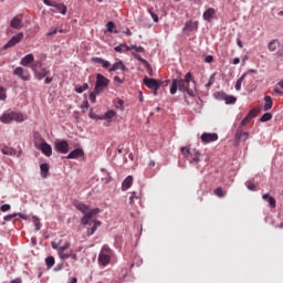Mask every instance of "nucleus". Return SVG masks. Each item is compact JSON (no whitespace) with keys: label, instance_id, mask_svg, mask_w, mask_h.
<instances>
[{"label":"nucleus","instance_id":"f257e3e1","mask_svg":"<svg viewBox=\"0 0 283 283\" xmlns=\"http://www.w3.org/2000/svg\"><path fill=\"white\" fill-rule=\"evenodd\" d=\"M73 207L77 209V211H81V213H84V216L81 219V222L84 227H91L87 228V235H94L96 233V230L98 227H101V221L93 220V218H96L101 213V209L94 208L90 210V206L81 202V201H74Z\"/></svg>","mask_w":283,"mask_h":283},{"label":"nucleus","instance_id":"f03ea898","mask_svg":"<svg viewBox=\"0 0 283 283\" xmlns=\"http://www.w3.org/2000/svg\"><path fill=\"white\" fill-rule=\"evenodd\" d=\"M186 92L189 96H193V92L196 90V80H193V74L188 72L185 75V78H174L171 81L170 94H176V92Z\"/></svg>","mask_w":283,"mask_h":283},{"label":"nucleus","instance_id":"7ed1b4c3","mask_svg":"<svg viewBox=\"0 0 283 283\" xmlns=\"http://www.w3.org/2000/svg\"><path fill=\"white\" fill-rule=\"evenodd\" d=\"M112 255H114V252H112V249L107 245H103L97 262L101 266H107L112 262Z\"/></svg>","mask_w":283,"mask_h":283},{"label":"nucleus","instance_id":"20e7f679","mask_svg":"<svg viewBox=\"0 0 283 283\" xmlns=\"http://www.w3.org/2000/svg\"><path fill=\"white\" fill-rule=\"evenodd\" d=\"M1 123L8 125V123H12L15 120L17 123H23V114L17 112H7L0 117Z\"/></svg>","mask_w":283,"mask_h":283},{"label":"nucleus","instance_id":"39448f33","mask_svg":"<svg viewBox=\"0 0 283 283\" xmlns=\"http://www.w3.org/2000/svg\"><path fill=\"white\" fill-rule=\"evenodd\" d=\"M108 85H109V80H107V77H105L103 74L96 75V82H95L96 94H101V92H103V90L108 87Z\"/></svg>","mask_w":283,"mask_h":283},{"label":"nucleus","instance_id":"423d86ee","mask_svg":"<svg viewBox=\"0 0 283 283\" xmlns=\"http://www.w3.org/2000/svg\"><path fill=\"white\" fill-rule=\"evenodd\" d=\"M44 6H49L51 8H55L60 14H67V7L64 3H56L52 0H42Z\"/></svg>","mask_w":283,"mask_h":283},{"label":"nucleus","instance_id":"0eeeda50","mask_svg":"<svg viewBox=\"0 0 283 283\" xmlns=\"http://www.w3.org/2000/svg\"><path fill=\"white\" fill-rule=\"evenodd\" d=\"M54 149L57 154H67L70 151V144L65 139L55 142Z\"/></svg>","mask_w":283,"mask_h":283},{"label":"nucleus","instance_id":"6e6552de","mask_svg":"<svg viewBox=\"0 0 283 283\" xmlns=\"http://www.w3.org/2000/svg\"><path fill=\"white\" fill-rule=\"evenodd\" d=\"M143 82L146 85V87H148L149 90H160V85H163V81L155 80L147 76L144 77Z\"/></svg>","mask_w":283,"mask_h":283},{"label":"nucleus","instance_id":"1a4fd4ad","mask_svg":"<svg viewBox=\"0 0 283 283\" xmlns=\"http://www.w3.org/2000/svg\"><path fill=\"white\" fill-rule=\"evenodd\" d=\"M23 32H20L15 35H13L3 46V50H9V48H14L18 43H21L23 41Z\"/></svg>","mask_w":283,"mask_h":283},{"label":"nucleus","instance_id":"9d476101","mask_svg":"<svg viewBox=\"0 0 283 283\" xmlns=\"http://www.w3.org/2000/svg\"><path fill=\"white\" fill-rule=\"evenodd\" d=\"M0 151L3 154V156H18L20 158L21 154H23V150H17L12 147H8L6 145L0 146Z\"/></svg>","mask_w":283,"mask_h":283},{"label":"nucleus","instance_id":"9b49d317","mask_svg":"<svg viewBox=\"0 0 283 283\" xmlns=\"http://www.w3.org/2000/svg\"><path fill=\"white\" fill-rule=\"evenodd\" d=\"M38 149H40V151H42V154H44V156H46L48 158H50V156H52V146L50 144H48V142H45L44 139L38 146Z\"/></svg>","mask_w":283,"mask_h":283},{"label":"nucleus","instance_id":"f8f14e48","mask_svg":"<svg viewBox=\"0 0 283 283\" xmlns=\"http://www.w3.org/2000/svg\"><path fill=\"white\" fill-rule=\"evenodd\" d=\"M181 154L185 156V158H187V160H189V156H196L195 157V161H198V149L193 148V149H190L188 147H181Z\"/></svg>","mask_w":283,"mask_h":283},{"label":"nucleus","instance_id":"ddd939ff","mask_svg":"<svg viewBox=\"0 0 283 283\" xmlns=\"http://www.w3.org/2000/svg\"><path fill=\"white\" fill-rule=\"evenodd\" d=\"M218 140V134L216 133H203L201 135V143L209 144V143H216Z\"/></svg>","mask_w":283,"mask_h":283},{"label":"nucleus","instance_id":"4468645a","mask_svg":"<svg viewBox=\"0 0 283 283\" xmlns=\"http://www.w3.org/2000/svg\"><path fill=\"white\" fill-rule=\"evenodd\" d=\"M85 156V151L82 148H76L72 150L67 156V160H77V158H83Z\"/></svg>","mask_w":283,"mask_h":283},{"label":"nucleus","instance_id":"2eb2a0df","mask_svg":"<svg viewBox=\"0 0 283 283\" xmlns=\"http://www.w3.org/2000/svg\"><path fill=\"white\" fill-rule=\"evenodd\" d=\"M258 116V109L253 108L251 109L248 115L243 118V120L240 123V127H244L248 123H251L252 118H255Z\"/></svg>","mask_w":283,"mask_h":283},{"label":"nucleus","instance_id":"dca6fc26","mask_svg":"<svg viewBox=\"0 0 283 283\" xmlns=\"http://www.w3.org/2000/svg\"><path fill=\"white\" fill-rule=\"evenodd\" d=\"M33 63H34V54L32 53L27 54L20 61V64L23 65V67H31Z\"/></svg>","mask_w":283,"mask_h":283},{"label":"nucleus","instance_id":"f3484780","mask_svg":"<svg viewBox=\"0 0 283 283\" xmlns=\"http://www.w3.org/2000/svg\"><path fill=\"white\" fill-rule=\"evenodd\" d=\"M213 17H216V9L209 8L203 12V20L208 21V23H211L213 21Z\"/></svg>","mask_w":283,"mask_h":283},{"label":"nucleus","instance_id":"a211bd4d","mask_svg":"<svg viewBox=\"0 0 283 283\" xmlns=\"http://www.w3.org/2000/svg\"><path fill=\"white\" fill-rule=\"evenodd\" d=\"M92 61L93 63H97L98 65H102L104 70H109V67H112V63H109V61L103 60L102 57H93Z\"/></svg>","mask_w":283,"mask_h":283},{"label":"nucleus","instance_id":"6ab92c4d","mask_svg":"<svg viewBox=\"0 0 283 283\" xmlns=\"http://www.w3.org/2000/svg\"><path fill=\"white\" fill-rule=\"evenodd\" d=\"M134 185V177L127 176L124 181L122 182V191H127Z\"/></svg>","mask_w":283,"mask_h":283},{"label":"nucleus","instance_id":"aec40b11","mask_svg":"<svg viewBox=\"0 0 283 283\" xmlns=\"http://www.w3.org/2000/svg\"><path fill=\"white\" fill-rule=\"evenodd\" d=\"M118 70H122V72H127V66H125V64H123V61H118L114 65H112L108 69V72H116Z\"/></svg>","mask_w":283,"mask_h":283},{"label":"nucleus","instance_id":"412c9836","mask_svg":"<svg viewBox=\"0 0 283 283\" xmlns=\"http://www.w3.org/2000/svg\"><path fill=\"white\" fill-rule=\"evenodd\" d=\"M24 70L21 66H18L14 71L13 74L15 76H19V78H21L22 81H30V75H24L23 74Z\"/></svg>","mask_w":283,"mask_h":283},{"label":"nucleus","instance_id":"4be33fe9","mask_svg":"<svg viewBox=\"0 0 283 283\" xmlns=\"http://www.w3.org/2000/svg\"><path fill=\"white\" fill-rule=\"evenodd\" d=\"M34 74L38 81H43V78L50 74V70L42 67L40 71H35Z\"/></svg>","mask_w":283,"mask_h":283},{"label":"nucleus","instance_id":"5701e85b","mask_svg":"<svg viewBox=\"0 0 283 283\" xmlns=\"http://www.w3.org/2000/svg\"><path fill=\"white\" fill-rule=\"evenodd\" d=\"M184 30H187L188 32H193V30H198V21H187Z\"/></svg>","mask_w":283,"mask_h":283},{"label":"nucleus","instance_id":"b1692460","mask_svg":"<svg viewBox=\"0 0 283 283\" xmlns=\"http://www.w3.org/2000/svg\"><path fill=\"white\" fill-rule=\"evenodd\" d=\"M11 28H13L14 30H21V28H23V24L21 22V18L19 17H14L11 22H10Z\"/></svg>","mask_w":283,"mask_h":283},{"label":"nucleus","instance_id":"393cba45","mask_svg":"<svg viewBox=\"0 0 283 283\" xmlns=\"http://www.w3.org/2000/svg\"><path fill=\"white\" fill-rule=\"evenodd\" d=\"M263 200H265L269 206L272 208V209H275L276 207V201H275V198H273L272 196H270L269 193H264L262 196Z\"/></svg>","mask_w":283,"mask_h":283},{"label":"nucleus","instance_id":"a878e982","mask_svg":"<svg viewBox=\"0 0 283 283\" xmlns=\"http://www.w3.org/2000/svg\"><path fill=\"white\" fill-rule=\"evenodd\" d=\"M14 218H22V220H25V216L21 213H12L3 217L4 222H12Z\"/></svg>","mask_w":283,"mask_h":283},{"label":"nucleus","instance_id":"bb28decb","mask_svg":"<svg viewBox=\"0 0 283 283\" xmlns=\"http://www.w3.org/2000/svg\"><path fill=\"white\" fill-rule=\"evenodd\" d=\"M41 176L42 178H48V174H50V165L41 164L40 165Z\"/></svg>","mask_w":283,"mask_h":283},{"label":"nucleus","instance_id":"cd10ccee","mask_svg":"<svg viewBox=\"0 0 283 283\" xmlns=\"http://www.w3.org/2000/svg\"><path fill=\"white\" fill-rule=\"evenodd\" d=\"M134 59H137V61H139V63H143V65L145 67L149 69V62H147V60L143 59V56H140V54L136 53V52H132Z\"/></svg>","mask_w":283,"mask_h":283},{"label":"nucleus","instance_id":"c85d7f7f","mask_svg":"<svg viewBox=\"0 0 283 283\" xmlns=\"http://www.w3.org/2000/svg\"><path fill=\"white\" fill-rule=\"evenodd\" d=\"M264 101H265L264 112H269V109L273 107V99L271 98V96L266 95L264 97Z\"/></svg>","mask_w":283,"mask_h":283},{"label":"nucleus","instance_id":"c756f323","mask_svg":"<svg viewBox=\"0 0 283 283\" xmlns=\"http://www.w3.org/2000/svg\"><path fill=\"white\" fill-rule=\"evenodd\" d=\"M277 48H280V42L277 40H272L268 44V49H269L270 52H275V50H277Z\"/></svg>","mask_w":283,"mask_h":283},{"label":"nucleus","instance_id":"7c9ffc66","mask_svg":"<svg viewBox=\"0 0 283 283\" xmlns=\"http://www.w3.org/2000/svg\"><path fill=\"white\" fill-rule=\"evenodd\" d=\"M223 101H226V105H233L238 98L233 95H224Z\"/></svg>","mask_w":283,"mask_h":283},{"label":"nucleus","instance_id":"2f4dec72","mask_svg":"<svg viewBox=\"0 0 283 283\" xmlns=\"http://www.w3.org/2000/svg\"><path fill=\"white\" fill-rule=\"evenodd\" d=\"M31 70H32V72H38L39 71V67H43V62H41V61H34L33 60V63L31 64Z\"/></svg>","mask_w":283,"mask_h":283},{"label":"nucleus","instance_id":"473e14b6","mask_svg":"<svg viewBox=\"0 0 283 283\" xmlns=\"http://www.w3.org/2000/svg\"><path fill=\"white\" fill-rule=\"evenodd\" d=\"M115 52H129V45L127 44H119L114 48Z\"/></svg>","mask_w":283,"mask_h":283},{"label":"nucleus","instance_id":"72a5a7b5","mask_svg":"<svg viewBox=\"0 0 283 283\" xmlns=\"http://www.w3.org/2000/svg\"><path fill=\"white\" fill-rule=\"evenodd\" d=\"M198 154H199V156H197V161L195 160L196 159V155H189V163H190V165H198V163L200 161V158L202 157V154H200L199 153V150H198Z\"/></svg>","mask_w":283,"mask_h":283},{"label":"nucleus","instance_id":"f704fd0d","mask_svg":"<svg viewBox=\"0 0 283 283\" xmlns=\"http://www.w3.org/2000/svg\"><path fill=\"white\" fill-rule=\"evenodd\" d=\"M244 78H247V73H244L235 83V90L237 92H240V90H242V83L244 81Z\"/></svg>","mask_w":283,"mask_h":283},{"label":"nucleus","instance_id":"c9c22d12","mask_svg":"<svg viewBox=\"0 0 283 283\" xmlns=\"http://www.w3.org/2000/svg\"><path fill=\"white\" fill-rule=\"evenodd\" d=\"M87 90H90V84L87 83H84L82 86L75 87V92H77V94H83Z\"/></svg>","mask_w":283,"mask_h":283},{"label":"nucleus","instance_id":"e433bc0d","mask_svg":"<svg viewBox=\"0 0 283 283\" xmlns=\"http://www.w3.org/2000/svg\"><path fill=\"white\" fill-rule=\"evenodd\" d=\"M55 262L56 261H55L54 256H48L45 259V264H46L48 269H52V266H54Z\"/></svg>","mask_w":283,"mask_h":283},{"label":"nucleus","instance_id":"4c0bfd02","mask_svg":"<svg viewBox=\"0 0 283 283\" xmlns=\"http://www.w3.org/2000/svg\"><path fill=\"white\" fill-rule=\"evenodd\" d=\"M132 50H133V52H135L136 54H138V52H139V53L145 52V48H143V46H136V45H130V46H129V52H132Z\"/></svg>","mask_w":283,"mask_h":283},{"label":"nucleus","instance_id":"58836bf2","mask_svg":"<svg viewBox=\"0 0 283 283\" xmlns=\"http://www.w3.org/2000/svg\"><path fill=\"white\" fill-rule=\"evenodd\" d=\"M114 116H116V112L114 111H108L104 114L103 118L105 120H112V118H114Z\"/></svg>","mask_w":283,"mask_h":283},{"label":"nucleus","instance_id":"ea45409f","mask_svg":"<svg viewBox=\"0 0 283 283\" xmlns=\"http://www.w3.org/2000/svg\"><path fill=\"white\" fill-rule=\"evenodd\" d=\"M140 197L138 196V192L133 191L130 192L129 197V205H134L135 200H138Z\"/></svg>","mask_w":283,"mask_h":283},{"label":"nucleus","instance_id":"a19ab883","mask_svg":"<svg viewBox=\"0 0 283 283\" xmlns=\"http://www.w3.org/2000/svg\"><path fill=\"white\" fill-rule=\"evenodd\" d=\"M271 118H273V115L271 113H265L262 115L260 120H261V123H266V122L271 120Z\"/></svg>","mask_w":283,"mask_h":283},{"label":"nucleus","instance_id":"79ce46f5","mask_svg":"<svg viewBox=\"0 0 283 283\" xmlns=\"http://www.w3.org/2000/svg\"><path fill=\"white\" fill-rule=\"evenodd\" d=\"M71 245H72V244H71L70 242H65L64 245H62V247H60V248L57 249V253L66 252L67 249H70Z\"/></svg>","mask_w":283,"mask_h":283},{"label":"nucleus","instance_id":"37998d69","mask_svg":"<svg viewBox=\"0 0 283 283\" xmlns=\"http://www.w3.org/2000/svg\"><path fill=\"white\" fill-rule=\"evenodd\" d=\"M148 12L151 19L155 21V23H158V14L154 13V7L148 8Z\"/></svg>","mask_w":283,"mask_h":283},{"label":"nucleus","instance_id":"c03bdc74","mask_svg":"<svg viewBox=\"0 0 283 283\" xmlns=\"http://www.w3.org/2000/svg\"><path fill=\"white\" fill-rule=\"evenodd\" d=\"M213 193L214 196H218V198H224V190H222L221 187L214 189Z\"/></svg>","mask_w":283,"mask_h":283},{"label":"nucleus","instance_id":"a18cd8bd","mask_svg":"<svg viewBox=\"0 0 283 283\" xmlns=\"http://www.w3.org/2000/svg\"><path fill=\"white\" fill-rule=\"evenodd\" d=\"M60 260H70V252H57Z\"/></svg>","mask_w":283,"mask_h":283},{"label":"nucleus","instance_id":"49530a36","mask_svg":"<svg viewBox=\"0 0 283 283\" xmlns=\"http://www.w3.org/2000/svg\"><path fill=\"white\" fill-rule=\"evenodd\" d=\"M33 224H35V231H41V220L36 217H33Z\"/></svg>","mask_w":283,"mask_h":283},{"label":"nucleus","instance_id":"de8ad7c7","mask_svg":"<svg viewBox=\"0 0 283 283\" xmlns=\"http://www.w3.org/2000/svg\"><path fill=\"white\" fill-rule=\"evenodd\" d=\"M76 251H81V248H78L77 250H71L70 251V258H72V260L74 262L78 261V256L76 255Z\"/></svg>","mask_w":283,"mask_h":283},{"label":"nucleus","instance_id":"09e8293b","mask_svg":"<svg viewBox=\"0 0 283 283\" xmlns=\"http://www.w3.org/2000/svg\"><path fill=\"white\" fill-rule=\"evenodd\" d=\"M106 31L107 32H114V28H116V24L114 23V21H108L107 23H106Z\"/></svg>","mask_w":283,"mask_h":283},{"label":"nucleus","instance_id":"8fccbe9b","mask_svg":"<svg viewBox=\"0 0 283 283\" xmlns=\"http://www.w3.org/2000/svg\"><path fill=\"white\" fill-rule=\"evenodd\" d=\"M101 93H96V88H94V92L90 94V101L91 103H96V96H98Z\"/></svg>","mask_w":283,"mask_h":283},{"label":"nucleus","instance_id":"3c124183","mask_svg":"<svg viewBox=\"0 0 283 283\" xmlns=\"http://www.w3.org/2000/svg\"><path fill=\"white\" fill-rule=\"evenodd\" d=\"M213 83H216V76L211 75L209 78V82L206 84V87H211V85H213Z\"/></svg>","mask_w":283,"mask_h":283},{"label":"nucleus","instance_id":"603ef678","mask_svg":"<svg viewBox=\"0 0 283 283\" xmlns=\"http://www.w3.org/2000/svg\"><path fill=\"white\" fill-rule=\"evenodd\" d=\"M11 207L10 205L6 203V205H2L0 207V211H2L3 213H6V211H10Z\"/></svg>","mask_w":283,"mask_h":283},{"label":"nucleus","instance_id":"864d4df0","mask_svg":"<svg viewBox=\"0 0 283 283\" xmlns=\"http://www.w3.org/2000/svg\"><path fill=\"white\" fill-rule=\"evenodd\" d=\"M245 185L250 191H255V184L248 181Z\"/></svg>","mask_w":283,"mask_h":283},{"label":"nucleus","instance_id":"5fc2aeb1","mask_svg":"<svg viewBox=\"0 0 283 283\" xmlns=\"http://www.w3.org/2000/svg\"><path fill=\"white\" fill-rule=\"evenodd\" d=\"M6 90H3V87H0V101H6Z\"/></svg>","mask_w":283,"mask_h":283},{"label":"nucleus","instance_id":"6e6d98bb","mask_svg":"<svg viewBox=\"0 0 283 283\" xmlns=\"http://www.w3.org/2000/svg\"><path fill=\"white\" fill-rule=\"evenodd\" d=\"M249 138V133H242L239 135V140H247Z\"/></svg>","mask_w":283,"mask_h":283},{"label":"nucleus","instance_id":"4d7b16f0","mask_svg":"<svg viewBox=\"0 0 283 283\" xmlns=\"http://www.w3.org/2000/svg\"><path fill=\"white\" fill-rule=\"evenodd\" d=\"M205 63H213V56L212 55H207L205 57Z\"/></svg>","mask_w":283,"mask_h":283},{"label":"nucleus","instance_id":"13d9d810","mask_svg":"<svg viewBox=\"0 0 283 283\" xmlns=\"http://www.w3.org/2000/svg\"><path fill=\"white\" fill-rule=\"evenodd\" d=\"M53 81H54V77H50V76L46 75V77H45V80H44V83H45L46 85H50V83H52Z\"/></svg>","mask_w":283,"mask_h":283},{"label":"nucleus","instance_id":"bf43d9fd","mask_svg":"<svg viewBox=\"0 0 283 283\" xmlns=\"http://www.w3.org/2000/svg\"><path fill=\"white\" fill-rule=\"evenodd\" d=\"M123 105H124L123 99H118L117 103H116L117 109H118V108H119V109H123Z\"/></svg>","mask_w":283,"mask_h":283},{"label":"nucleus","instance_id":"052dcab7","mask_svg":"<svg viewBox=\"0 0 283 283\" xmlns=\"http://www.w3.org/2000/svg\"><path fill=\"white\" fill-rule=\"evenodd\" d=\"M56 32H59L57 29H51V30L48 32V36H53V34H56Z\"/></svg>","mask_w":283,"mask_h":283},{"label":"nucleus","instance_id":"680f3d73","mask_svg":"<svg viewBox=\"0 0 283 283\" xmlns=\"http://www.w3.org/2000/svg\"><path fill=\"white\" fill-rule=\"evenodd\" d=\"M51 247H52V249H54L55 251H59V244L56 243V242H54V241H52V243H51Z\"/></svg>","mask_w":283,"mask_h":283},{"label":"nucleus","instance_id":"e2e57ef3","mask_svg":"<svg viewBox=\"0 0 283 283\" xmlns=\"http://www.w3.org/2000/svg\"><path fill=\"white\" fill-rule=\"evenodd\" d=\"M114 81H115V83H117L118 85L123 84V80H122L120 77H118V76H115V77H114Z\"/></svg>","mask_w":283,"mask_h":283},{"label":"nucleus","instance_id":"0e129e2a","mask_svg":"<svg viewBox=\"0 0 283 283\" xmlns=\"http://www.w3.org/2000/svg\"><path fill=\"white\" fill-rule=\"evenodd\" d=\"M148 167H149V169H154V167H156V163L154 160H150L148 163Z\"/></svg>","mask_w":283,"mask_h":283},{"label":"nucleus","instance_id":"69168bd1","mask_svg":"<svg viewBox=\"0 0 283 283\" xmlns=\"http://www.w3.org/2000/svg\"><path fill=\"white\" fill-rule=\"evenodd\" d=\"M233 65H239L240 63V57H234L232 61Z\"/></svg>","mask_w":283,"mask_h":283},{"label":"nucleus","instance_id":"338daca9","mask_svg":"<svg viewBox=\"0 0 283 283\" xmlns=\"http://www.w3.org/2000/svg\"><path fill=\"white\" fill-rule=\"evenodd\" d=\"M237 45H239V48H244V45L242 44V40H240V38L237 40Z\"/></svg>","mask_w":283,"mask_h":283},{"label":"nucleus","instance_id":"774afa93","mask_svg":"<svg viewBox=\"0 0 283 283\" xmlns=\"http://www.w3.org/2000/svg\"><path fill=\"white\" fill-rule=\"evenodd\" d=\"M11 283H21V279H15Z\"/></svg>","mask_w":283,"mask_h":283}]
</instances>
